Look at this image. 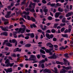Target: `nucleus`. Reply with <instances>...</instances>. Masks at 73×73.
<instances>
[{
  "label": "nucleus",
  "mask_w": 73,
  "mask_h": 73,
  "mask_svg": "<svg viewBox=\"0 0 73 73\" xmlns=\"http://www.w3.org/2000/svg\"><path fill=\"white\" fill-rule=\"evenodd\" d=\"M30 36L32 38H33L35 37V35L33 33H32L30 34Z\"/></svg>",
  "instance_id": "c756f323"
},
{
  "label": "nucleus",
  "mask_w": 73,
  "mask_h": 73,
  "mask_svg": "<svg viewBox=\"0 0 73 73\" xmlns=\"http://www.w3.org/2000/svg\"><path fill=\"white\" fill-rule=\"evenodd\" d=\"M53 37H54V36L53 35L51 34L50 36L49 37L50 38H53Z\"/></svg>",
  "instance_id": "a19ab883"
},
{
  "label": "nucleus",
  "mask_w": 73,
  "mask_h": 73,
  "mask_svg": "<svg viewBox=\"0 0 73 73\" xmlns=\"http://www.w3.org/2000/svg\"><path fill=\"white\" fill-rule=\"evenodd\" d=\"M44 71L46 73H48L49 72H50V70L49 69H47V68H46L44 70Z\"/></svg>",
  "instance_id": "2eb2a0df"
},
{
  "label": "nucleus",
  "mask_w": 73,
  "mask_h": 73,
  "mask_svg": "<svg viewBox=\"0 0 73 73\" xmlns=\"http://www.w3.org/2000/svg\"><path fill=\"white\" fill-rule=\"evenodd\" d=\"M30 27L31 28H32L33 27H34L35 28H36L37 27V26H36V25L34 24L31 25Z\"/></svg>",
  "instance_id": "4be33fe9"
},
{
  "label": "nucleus",
  "mask_w": 73,
  "mask_h": 73,
  "mask_svg": "<svg viewBox=\"0 0 73 73\" xmlns=\"http://www.w3.org/2000/svg\"><path fill=\"white\" fill-rule=\"evenodd\" d=\"M64 56L66 57H67V58L69 57V56H68V54H64Z\"/></svg>",
  "instance_id": "de8ad7c7"
},
{
  "label": "nucleus",
  "mask_w": 73,
  "mask_h": 73,
  "mask_svg": "<svg viewBox=\"0 0 73 73\" xmlns=\"http://www.w3.org/2000/svg\"><path fill=\"white\" fill-rule=\"evenodd\" d=\"M64 31H65V27H63L61 30V32H62Z\"/></svg>",
  "instance_id": "79ce46f5"
},
{
  "label": "nucleus",
  "mask_w": 73,
  "mask_h": 73,
  "mask_svg": "<svg viewBox=\"0 0 73 73\" xmlns=\"http://www.w3.org/2000/svg\"><path fill=\"white\" fill-rule=\"evenodd\" d=\"M10 61H9V60L8 59H7L5 62V64H7L8 63H10Z\"/></svg>",
  "instance_id": "cd10ccee"
},
{
  "label": "nucleus",
  "mask_w": 73,
  "mask_h": 73,
  "mask_svg": "<svg viewBox=\"0 0 73 73\" xmlns=\"http://www.w3.org/2000/svg\"><path fill=\"white\" fill-rule=\"evenodd\" d=\"M65 72H66V70L64 69H62V70L60 72V73H65Z\"/></svg>",
  "instance_id": "f3484780"
},
{
  "label": "nucleus",
  "mask_w": 73,
  "mask_h": 73,
  "mask_svg": "<svg viewBox=\"0 0 73 73\" xmlns=\"http://www.w3.org/2000/svg\"><path fill=\"white\" fill-rule=\"evenodd\" d=\"M54 69L55 70L54 72L55 73H58V72H57V68L54 67Z\"/></svg>",
  "instance_id": "c85d7f7f"
},
{
  "label": "nucleus",
  "mask_w": 73,
  "mask_h": 73,
  "mask_svg": "<svg viewBox=\"0 0 73 73\" xmlns=\"http://www.w3.org/2000/svg\"><path fill=\"white\" fill-rule=\"evenodd\" d=\"M1 35H4L5 36H8V33L7 32H5L1 33Z\"/></svg>",
  "instance_id": "9b49d317"
},
{
  "label": "nucleus",
  "mask_w": 73,
  "mask_h": 73,
  "mask_svg": "<svg viewBox=\"0 0 73 73\" xmlns=\"http://www.w3.org/2000/svg\"><path fill=\"white\" fill-rule=\"evenodd\" d=\"M18 33L17 31H14L13 33V35L15 38H17V35L16 34Z\"/></svg>",
  "instance_id": "1a4fd4ad"
},
{
  "label": "nucleus",
  "mask_w": 73,
  "mask_h": 73,
  "mask_svg": "<svg viewBox=\"0 0 73 73\" xmlns=\"http://www.w3.org/2000/svg\"><path fill=\"white\" fill-rule=\"evenodd\" d=\"M60 1V2H61V3H64V0H56V3H58Z\"/></svg>",
  "instance_id": "6ab92c4d"
},
{
  "label": "nucleus",
  "mask_w": 73,
  "mask_h": 73,
  "mask_svg": "<svg viewBox=\"0 0 73 73\" xmlns=\"http://www.w3.org/2000/svg\"><path fill=\"white\" fill-rule=\"evenodd\" d=\"M36 60H37V59L35 55H31L30 56V57L29 58V61H33L34 62L33 63H36V62H38Z\"/></svg>",
  "instance_id": "f257e3e1"
},
{
  "label": "nucleus",
  "mask_w": 73,
  "mask_h": 73,
  "mask_svg": "<svg viewBox=\"0 0 73 73\" xmlns=\"http://www.w3.org/2000/svg\"><path fill=\"white\" fill-rule=\"evenodd\" d=\"M47 28V26H44V28H43L42 29V30H43V31H45V30H46V29Z\"/></svg>",
  "instance_id": "c9c22d12"
},
{
  "label": "nucleus",
  "mask_w": 73,
  "mask_h": 73,
  "mask_svg": "<svg viewBox=\"0 0 73 73\" xmlns=\"http://www.w3.org/2000/svg\"><path fill=\"white\" fill-rule=\"evenodd\" d=\"M0 28H1L2 31H8V27H5L4 28L3 26H0Z\"/></svg>",
  "instance_id": "20e7f679"
},
{
  "label": "nucleus",
  "mask_w": 73,
  "mask_h": 73,
  "mask_svg": "<svg viewBox=\"0 0 73 73\" xmlns=\"http://www.w3.org/2000/svg\"><path fill=\"white\" fill-rule=\"evenodd\" d=\"M62 36L63 37H66V38H68V35L67 34H62Z\"/></svg>",
  "instance_id": "aec40b11"
},
{
  "label": "nucleus",
  "mask_w": 73,
  "mask_h": 73,
  "mask_svg": "<svg viewBox=\"0 0 73 73\" xmlns=\"http://www.w3.org/2000/svg\"><path fill=\"white\" fill-rule=\"evenodd\" d=\"M45 51L47 53H50V50L47 49H45Z\"/></svg>",
  "instance_id": "473e14b6"
},
{
  "label": "nucleus",
  "mask_w": 73,
  "mask_h": 73,
  "mask_svg": "<svg viewBox=\"0 0 73 73\" xmlns=\"http://www.w3.org/2000/svg\"><path fill=\"white\" fill-rule=\"evenodd\" d=\"M23 13L26 15H28L29 14V12L26 13L25 11H24L23 12Z\"/></svg>",
  "instance_id": "5701e85b"
},
{
  "label": "nucleus",
  "mask_w": 73,
  "mask_h": 73,
  "mask_svg": "<svg viewBox=\"0 0 73 73\" xmlns=\"http://www.w3.org/2000/svg\"><path fill=\"white\" fill-rule=\"evenodd\" d=\"M19 20L20 21H22V20H23V21L25 22V20L24 19V18H20L19 19Z\"/></svg>",
  "instance_id": "4c0bfd02"
},
{
  "label": "nucleus",
  "mask_w": 73,
  "mask_h": 73,
  "mask_svg": "<svg viewBox=\"0 0 73 73\" xmlns=\"http://www.w3.org/2000/svg\"><path fill=\"white\" fill-rule=\"evenodd\" d=\"M53 40L54 41H56L57 39L55 38H53Z\"/></svg>",
  "instance_id": "e2e57ef3"
},
{
  "label": "nucleus",
  "mask_w": 73,
  "mask_h": 73,
  "mask_svg": "<svg viewBox=\"0 0 73 73\" xmlns=\"http://www.w3.org/2000/svg\"><path fill=\"white\" fill-rule=\"evenodd\" d=\"M8 59L9 60H13V59H12V57H11L10 56H9L8 57Z\"/></svg>",
  "instance_id": "5fc2aeb1"
},
{
  "label": "nucleus",
  "mask_w": 73,
  "mask_h": 73,
  "mask_svg": "<svg viewBox=\"0 0 73 73\" xmlns=\"http://www.w3.org/2000/svg\"><path fill=\"white\" fill-rule=\"evenodd\" d=\"M21 48L19 49V48H17L14 50V52H21Z\"/></svg>",
  "instance_id": "6e6552de"
},
{
  "label": "nucleus",
  "mask_w": 73,
  "mask_h": 73,
  "mask_svg": "<svg viewBox=\"0 0 73 73\" xmlns=\"http://www.w3.org/2000/svg\"><path fill=\"white\" fill-rule=\"evenodd\" d=\"M40 52L43 53L44 54H45V51L42 49L40 50Z\"/></svg>",
  "instance_id": "b1692460"
},
{
  "label": "nucleus",
  "mask_w": 73,
  "mask_h": 73,
  "mask_svg": "<svg viewBox=\"0 0 73 73\" xmlns=\"http://www.w3.org/2000/svg\"><path fill=\"white\" fill-rule=\"evenodd\" d=\"M47 8V7H44V8L43 9V11L45 12V13H46V12H48V10L46 9Z\"/></svg>",
  "instance_id": "9d476101"
},
{
  "label": "nucleus",
  "mask_w": 73,
  "mask_h": 73,
  "mask_svg": "<svg viewBox=\"0 0 73 73\" xmlns=\"http://www.w3.org/2000/svg\"><path fill=\"white\" fill-rule=\"evenodd\" d=\"M27 19L28 20H31V18L30 17L29 15H28L27 16Z\"/></svg>",
  "instance_id": "58836bf2"
},
{
  "label": "nucleus",
  "mask_w": 73,
  "mask_h": 73,
  "mask_svg": "<svg viewBox=\"0 0 73 73\" xmlns=\"http://www.w3.org/2000/svg\"><path fill=\"white\" fill-rule=\"evenodd\" d=\"M41 67L42 68H44L45 67V66L44 65V64H42L41 65Z\"/></svg>",
  "instance_id": "49530a36"
},
{
  "label": "nucleus",
  "mask_w": 73,
  "mask_h": 73,
  "mask_svg": "<svg viewBox=\"0 0 73 73\" xmlns=\"http://www.w3.org/2000/svg\"><path fill=\"white\" fill-rule=\"evenodd\" d=\"M7 15H10L11 14V11H7Z\"/></svg>",
  "instance_id": "680f3d73"
},
{
  "label": "nucleus",
  "mask_w": 73,
  "mask_h": 73,
  "mask_svg": "<svg viewBox=\"0 0 73 73\" xmlns=\"http://www.w3.org/2000/svg\"><path fill=\"white\" fill-rule=\"evenodd\" d=\"M63 68H64V69H65L66 70H68L69 69H70V67H66L64 66H63Z\"/></svg>",
  "instance_id": "7c9ffc66"
},
{
  "label": "nucleus",
  "mask_w": 73,
  "mask_h": 73,
  "mask_svg": "<svg viewBox=\"0 0 73 73\" xmlns=\"http://www.w3.org/2000/svg\"><path fill=\"white\" fill-rule=\"evenodd\" d=\"M31 12H35V9H32L31 10H30Z\"/></svg>",
  "instance_id": "bf43d9fd"
},
{
  "label": "nucleus",
  "mask_w": 73,
  "mask_h": 73,
  "mask_svg": "<svg viewBox=\"0 0 73 73\" xmlns=\"http://www.w3.org/2000/svg\"><path fill=\"white\" fill-rule=\"evenodd\" d=\"M20 37H23V38H24V36L23 35H22V34L19 35L18 36V37H19V38H20Z\"/></svg>",
  "instance_id": "37998d69"
},
{
  "label": "nucleus",
  "mask_w": 73,
  "mask_h": 73,
  "mask_svg": "<svg viewBox=\"0 0 73 73\" xmlns=\"http://www.w3.org/2000/svg\"><path fill=\"white\" fill-rule=\"evenodd\" d=\"M4 70L7 73L12 72V69L11 68H8L7 69H4Z\"/></svg>",
  "instance_id": "7ed1b4c3"
},
{
  "label": "nucleus",
  "mask_w": 73,
  "mask_h": 73,
  "mask_svg": "<svg viewBox=\"0 0 73 73\" xmlns=\"http://www.w3.org/2000/svg\"><path fill=\"white\" fill-rule=\"evenodd\" d=\"M6 45L8 46H9L10 47H11L12 45V44H11L9 42H7L6 43Z\"/></svg>",
  "instance_id": "4468645a"
},
{
  "label": "nucleus",
  "mask_w": 73,
  "mask_h": 73,
  "mask_svg": "<svg viewBox=\"0 0 73 73\" xmlns=\"http://www.w3.org/2000/svg\"><path fill=\"white\" fill-rule=\"evenodd\" d=\"M49 47H50V48H52L53 47V45L52 44H51L49 46Z\"/></svg>",
  "instance_id": "0e129e2a"
},
{
  "label": "nucleus",
  "mask_w": 73,
  "mask_h": 73,
  "mask_svg": "<svg viewBox=\"0 0 73 73\" xmlns=\"http://www.w3.org/2000/svg\"><path fill=\"white\" fill-rule=\"evenodd\" d=\"M31 21H32L34 22L35 21H36V20L33 17H31Z\"/></svg>",
  "instance_id": "bb28decb"
},
{
  "label": "nucleus",
  "mask_w": 73,
  "mask_h": 73,
  "mask_svg": "<svg viewBox=\"0 0 73 73\" xmlns=\"http://www.w3.org/2000/svg\"><path fill=\"white\" fill-rule=\"evenodd\" d=\"M63 60L65 62H68V60H66L65 58H63Z\"/></svg>",
  "instance_id": "864d4df0"
},
{
  "label": "nucleus",
  "mask_w": 73,
  "mask_h": 73,
  "mask_svg": "<svg viewBox=\"0 0 73 73\" xmlns=\"http://www.w3.org/2000/svg\"><path fill=\"white\" fill-rule=\"evenodd\" d=\"M26 0H24L21 3V5H23V4H25V3L26 2Z\"/></svg>",
  "instance_id": "2f4dec72"
},
{
  "label": "nucleus",
  "mask_w": 73,
  "mask_h": 73,
  "mask_svg": "<svg viewBox=\"0 0 73 73\" xmlns=\"http://www.w3.org/2000/svg\"><path fill=\"white\" fill-rule=\"evenodd\" d=\"M55 5V3H52L51 4L50 6L51 7H54Z\"/></svg>",
  "instance_id": "052dcab7"
},
{
  "label": "nucleus",
  "mask_w": 73,
  "mask_h": 73,
  "mask_svg": "<svg viewBox=\"0 0 73 73\" xmlns=\"http://www.w3.org/2000/svg\"><path fill=\"white\" fill-rule=\"evenodd\" d=\"M37 58H38V59H40V57H41V56H40V55L39 54H38L37 56Z\"/></svg>",
  "instance_id": "a18cd8bd"
},
{
  "label": "nucleus",
  "mask_w": 73,
  "mask_h": 73,
  "mask_svg": "<svg viewBox=\"0 0 73 73\" xmlns=\"http://www.w3.org/2000/svg\"><path fill=\"white\" fill-rule=\"evenodd\" d=\"M31 46V44H27L25 45V46L26 47H30Z\"/></svg>",
  "instance_id": "a878e982"
},
{
  "label": "nucleus",
  "mask_w": 73,
  "mask_h": 73,
  "mask_svg": "<svg viewBox=\"0 0 73 73\" xmlns=\"http://www.w3.org/2000/svg\"><path fill=\"white\" fill-rule=\"evenodd\" d=\"M48 58L50 59H52V58H53V59H55V58H56V56L54 54L53 56L49 57Z\"/></svg>",
  "instance_id": "0eeeda50"
},
{
  "label": "nucleus",
  "mask_w": 73,
  "mask_h": 73,
  "mask_svg": "<svg viewBox=\"0 0 73 73\" xmlns=\"http://www.w3.org/2000/svg\"><path fill=\"white\" fill-rule=\"evenodd\" d=\"M58 10L59 12H62L64 11V10L63 9L61 8L60 7H59L58 8Z\"/></svg>",
  "instance_id": "dca6fc26"
},
{
  "label": "nucleus",
  "mask_w": 73,
  "mask_h": 73,
  "mask_svg": "<svg viewBox=\"0 0 73 73\" xmlns=\"http://www.w3.org/2000/svg\"><path fill=\"white\" fill-rule=\"evenodd\" d=\"M26 32L27 33H29V32H30L31 30H28V29H27L26 30Z\"/></svg>",
  "instance_id": "6e6d98bb"
},
{
  "label": "nucleus",
  "mask_w": 73,
  "mask_h": 73,
  "mask_svg": "<svg viewBox=\"0 0 73 73\" xmlns=\"http://www.w3.org/2000/svg\"><path fill=\"white\" fill-rule=\"evenodd\" d=\"M11 16L7 14L5 16V17L7 18H10Z\"/></svg>",
  "instance_id": "393cba45"
},
{
  "label": "nucleus",
  "mask_w": 73,
  "mask_h": 73,
  "mask_svg": "<svg viewBox=\"0 0 73 73\" xmlns=\"http://www.w3.org/2000/svg\"><path fill=\"white\" fill-rule=\"evenodd\" d=\"M73 12H71L70 13H68L66 15V17H68L69 16H71L72 15H73Z\"/></svg>",
  "instance_id": "39448f33"
},
{
  "label": "nucleus",
  "mask_w": 73,
  "mask_h": 73,
  "mask_svg": "<svg viewBox=\"0 0 73 73\" xmlns=\"http://www.w3.org/2000/svg\"><path fill=\"white\" fill-rule=\"evenodd\" d=\"M65 23H61L60 24V26H61V27H64V26H65Z\"/></svg>",
  "instance_id": "72a5a7b5"
},
{
  "label": "nucleus",
  "mask_w": 73,
  "mask_h": 73,
  "mask_svg": "<svg viewBox=\"0 0 73 73\" xmlns=\"http://www.w3.org/2000/svg\"><path fill=\"white\" fill-rule=\"evenodd\" d=\"M60 15V13H56L55 14V17L56 18H57L58 16H59V15Z\"/></svg>",
  "instance_id": "f8f14e48"
},
{
  "label": "nucleus",
  "mask_w": 73,
  "mask_h": 73,
  "mask_svg": "<svg viewBox=\"0 0 73 73\" xmlns=\"http://www.w3.org/2000/svg\"><path fill=\"white\" fill-rule=\"evenodd\" d=\"M57 26H58V24L56 23L54 24V26L53 27L54 28H56L57 27Z\"/></svg>",
  "instance_id": "f704fd0d"
},
{
  "label": "nucleus",
  "mask_w": 73,
  "mask_h": 73,
  "mask_svg": "<svg viewBox=\"0 0 73 73\" xmlns=\"http://www.w3.org/2000/svg\"><path fill=\"white\" fill-rule=\"evenodd\" d=\"M29 36H26L25 37V39L26 40H28V39H29Z\"/></svg>",
  "instance_id": "4d7b16f0"
},
{
  "label": "nucleus",
  "mask_w": 73,
  "mask_h": 73,
  "mask_svg": "<svg viewBox=\"0 0 73 73\" xmlns=\"http://www.w3.org/2000/svg\"><path fill=\"white\" fill-rule=\"evenodd\" d=\"M38 32H40V33H41V32H42V30H41V29H39L38 30H37Z\"/></svg>",
  "instance_id": "69168bd1"
},
{
  "label": "nucleus",
  "mask_w": 73,
  "mask_h": 73,
  "mask_svg": "<svg viewBox=\"0 0 73 73\" xmlns=\"http://www.w3.org/2000/svg\"><path fill=\"white\" fill-rule=\"evenodd\" d=\"M66 20V18L64 17L63 18L62 20V22L63 23H66V21H65Z\"/></svg>",
  "instance_id": "a211bd4d"
},
{
  "label": "nucleus",
  "mask_w": 73,
  "mask_h": 73,
  "mask_svg": "<svg viewBox=\"0 0 73 73\" xmlns=\"http://www.w3.org/2000/svg\"><path fill=\"white\" fill-rule=\"evenodd\" d=\"M59 49L60 50H62V49H64V47L63 46H62L59 48Z\"/></svg>",
  "instance_id": "3c124183"
},
{
  "label": "nucleus",
  "mask_w": 73,
  "mask_h": 73,
  "mask_svg": "<svg viewBox=\"0 0 73 73\" xmlns=\"http://www.w3.org/2000/svg\"><path fill=\"white\" fill-rule=\"evenodd\" d=\"M48 20H52V17H48Z\"/></svg>",
  "instance_id": "e433bc0d"
},
{
  "label": "nucleus",
  "mask_w": 73,
  "mask_h": 73,
  "mask_svg": "<svg viewBox=\"0 0 73 73\" xmlns=\"http://www.w3.org/2000/svg\"><path fill=\"white\" fill-rule=\"evenodd\" d=\"M1 19L3 21H5L6 19H4V18L3 17H2Z\"/></svg>",
  "instance_id": "338daca9"
},
{
  "label": "nucleus",
  "mask_w": 73,
  "mask_h": 73,
  "mask_svg": "<svg viewBox=\"0 0 73 73\" xmlns=\"http://www.w3.org/2000/svg\"><path fill=\"white\" fill-rule=\"evenodd\" d=\"M25 28H20L19 29L18 33L20 32L21 33H24V32H25Z\"/></svg>",
  "instance_id": "f03ea898"
},
{
  "label": "nucleus",
  "mask_w": 73,
  "mask_h": 73,
  "mask_svg": "<svg viewBox=\"0 0 73 73\" xmlns=\"http://www.w3.org/2000/svg\"><path fill=\"white\" fill-rule=\"evenodd\" d=\"M46 32L47 33H50V32H51L50 30H47L46 31Z\"/></svg>",
  "instance_id": "13d9d810"
},
{
  "label": "nucleus",
  "mask_w": 73,
  "mask_h": 73,
  "mask_svg": "<svg viewBox=\"0 0 73 73\" xmlns=\"http://www.w3.org/2000/svg\"><path fill=\"white\" fill-rule=\"evenodd\" d=\"M55 31H56L54 29H52L51 30V32H52V33H54Z\"/></svg>",
  "instance_id": "603ef678"
},
{
  "label": "nucleus",
  "mask_w": 73,
  "mask_h": 73,
  "mask_svg": "<svg viewBox=\"0 0 73 73\" xmlns=\"http://www.w3.org/2000/svg\"><path fill=\"white\" fill-rule=\"evenodd\" d=\"M52 45V43L50 42H49L46 44V46H49V45Z\"/></svg>",
  "instance_id": "09e8293b"
},
{
  "label": "nucleus",
  "mask_w": 73,
  "mask_h": 73,
  "mask_svg": "<svg viewBox=\"0 0 73 73\" xmlns=\"http://www.w3.org/2000/svg\"><path fill=\"white\" fill-rule=\"evenodd\" d=\"M45 62V60L43 59L40 61V63H43V62Z\"/></svg>",
  "instance_id": "c03bdc74"
},
{
  "label": "nucleus",
  "mask_w": 73,
  "mask_h": 73,
  "mask_svg": "<svg viewBox=\"0 0 73 73\" xmlns=\"http://www.w3.org/2000/svg\"><path fill=\"white\" fill-rule=\"evenodd\" d=\"M14 65V63H7V64L6 65V67H8L10 66V67H12Z\"/></svg>",
  "instance_id": "423d86ee"
},
{
  "label": "nucleus",
  "mask_w": 73,
  "mask_h": 73,
  "mask_svg": "<svg viewBox=\"0 0 73 73\" xmlns=\"http://www.w3.org/2000/svg\"><path fill=\"white\" fill-rule=\"evenodd\" d=\"M56 63L57 64H58V65H59L60 64H61V65H64V63L62 62H59L58 61H57L56 62Z\"/></svg>",
  "instance_id": "ddd939ff"
},
{
  "label": "nucleus",
  "mask_w": 73,
  "mask_h": 73,
  "mask_svg": "<svg viewBox=\"0 0 73 73\" xmlns=\"http://www.w3.org/2000/svg\"><path fill=\"white\" fill-rule=\"evenodd\" d=\"M42 2L43 4H46L47 3L46 1L45 0H43L42 1Z\"/></svg>",
  "instance_id": "ea45409f"
},
{
  "label": "nucleus",
  "mask_w": 73,
  "mask_h": 73,
  "mask_svg": "<svg viewBox=\"0 0 73 73\" xmlns=\"http://www.w3.org/2000/svg\"><path fill=\"white\" fill-rule=\"evenodd\" d=\"M19 66L21 67H23L24 66V65H23V64H21L19 65Z\"/></svg>",
  "instance_id": "774afa93"
},
{
  "label": "nucleus",
  "mask_w": 73,
  "mask_h": 73,
  "mask_svg": "<svg viewBox=\"0 0 73 73\" xmlns=\"http://www.w3.org/2000/svg\"><path fill=\"white\" fill-rule=\"evenodd\" d=\"M50 36V35H49V33H46V37H47V38H48V39H50V38L49 37Z\"/></svg>",
  "instance_id": "412c9836"
},
{
  "label": "nucleus",
  "mask_w": 73,
  "mask_h": 73,
  "mask_svg": "<svg viewBox=\"0 0 73 73\" xmlns=\"http://www.w3.org/2000/svg\"><path fill=\"white\" fill-rule=\"evenodd\" d=\"M16 41H17L15 39L12 40V42L13 43H15V42H16Z\"/></svg>",
  "instance_id": "8fccbe9b"
}]
</instances>
